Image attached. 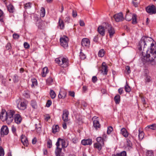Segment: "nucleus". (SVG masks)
<instances>
[{
  "mask_svg": "<svg viewBox=\"0 0 156 156\" xmlns=\"http://www.w3.org/2000/svg\"><path fill=\"white\" fill-rule=\"evenodd\" d=\"M21 139L23 144L25 146L27 147L28 145V141L26 136L22 135L21 136Z\"/></svg>",
  "mask_w": 156,
  "mask_h": 156,
  "instance_id": "16",
  "label": "nucleus"
},
{
  "mask_svg": "<svg viewBox=\"0 0 156 156\" xmlns=\"http://www.w3.org/2000/svg\"><path fill=\"white\" fill-rule=\"evenodd\" d=\"M126 153L125 151H123L120 153H117L116 154H114L112 156H126Z\"/></svg>",
  "mask_w": 156,
  "mask_h": 156,
  "instance_id": "29",
  "label": "nucleus"
},
{
  "mask_svg": "<svg viewBox=\"0 0 156 156\" xmlns=\"http://www.w3.org/2000/svg\"><path fill=\"white\" fill-rule=\"evenodd\" d=\"M58 27L61 30L64 29L65 27L64 23L62 20H61L60 18L59 19L58 22Z\"/></svg>",
  "mask_w": 156,
  "mask_h": 156,
  "instance_id": "19",
  "label": "nucleus"
},
{
  "mask_svg": "<svg viewBox=\"0 0 156 156\" xmlns=\"http://www.w3.org/2000/svg\"><path fill=\"white\" fill-rule=\"evenodd\" d=\"M120 97L119 94L116 95L114 97V100L116 104L119 103L120 101Z\"/></svg>",
  "mask_w": 156,
  "mask_h": 156,
  "instance_id": "25",
  "label": "nucleus"
},
{
  "mask_svg": "<svg viewBox=\"0 0 156 156\" xmlns=\"http://www.w3.org/2000/svg\"><path fill=\"white\" fill-rule=\"evenodd\" d=\"M53 82V79L52 77H50L46 80V83L48 85H50L52 84Z\"/></svg>",
  "mask_w": 156,
  "mask_h": 156,
  "instance_id": "31",
  "label": "nucleus"
},
{
  "mask_svg": "<svg viewBox=\"0 0 156 156\" xmlns=\"http://www.w3.org/2000/svg\"><path fill=\"white\" fill-rule=\"evenodd\" d=\"M31 81L32 82V84L31 87H34L35 86H36L37 85V80L35 78L32 79L31 80Z\"/></svg>",
  "mask_w": 156,
  "mask_h": 156,
  "instance_id": "37",
  "label": "nucleus"
},
{
  "mask_svg": "<svg viewBox=\"0 0 156 156\" xmlns=\"http://www.w3.org/2000/svg\"><path fill=\"white\" fill-rule=\"evenodd\" d=\"M129 11L126 12V15L125 16V19L127 21H129L132 19L133 17V15L132 13H128Z\"/></svg>",
  "mask_w": 156,
  "mask_h": 156,
  "instance_id": "21",
  "label": "nucleus"
},
{
  "mask_svg": "<svg viewBox=\"0 0 156 156\" xmlns=\"http://www.w3.org/2000/svg\"><path fill=\"white\" fill-rule=\"evenodd\" d=\"M98 119V118L96 116H94L92 118V120H93V126L96 129L100 128V126Z\"/></svg>",
  "mask_w": 156,
  "mask_h": 156,
  "instance_id": "13",
  "label": "nucleus"
},
{
  "mask_svg": "<svg viewBox=\"0 0 156 156\" xmlns=\"http://www.w3.org/2000/svg\"><path fill=\"white\" fill-rule=\"evenodd\" d=\"M4 17L3 12L0 9V21L2 22H4L3 18Z\"/></svg>",
  "mask_w": 156,
  "mask_h": 156,
  "instance_id": "33",
  "label": "nucleus"
},
{
  "mask_svg": "<svg viewBox=\"0 0 156 156\" xmlns=\"http://www.w3.org/2000/svg\"><path fill=\"white\" fill-rule=\"evenodd\" d=\"M92 139H90L83 140L81 142L82 144L84 146L90 145L92 144Z\"/></svg>",
  "mask_w": 156,
  "mask_h": 156,
  "instance_id": "18",
  "label": "nucleus"
},
{
  "mask_svg": "<svg viewBox=\"0 0 156 156\" xmlns=\"http://www.w3.org/2000/svg\"><path fill=\"white\" fill-rule=\"evenodd\" d=\"M61 143L62 144V148L66 147L68 145V143H66L65 140L61 139Z\"/></svg>",
  "mask_w": 156,
  "mask_h": 156,
  "instance_id": "27",
  "label": "nucleus"
},
{
  "mask_svg": "<svg viewBox=\"0 0 156 156\" xmlns=\"http://www.w3.org/2000/svg\"><path fill=\"white\" fill-rule=\"evenodd\" d=\"M153 41L151 38L145 36L139 42L138 49L142 53L141 59L144 64H156V45L152 43Z\"/></svg>",
  "mask_w": 156,
  "mask_h": 156,
  "instance_id": "1",
  "label": "nucleus"
},
{
  "mask_svg": "<svg viewBox=\"0 0 156 156\" xmlns=\"http://www.w3.org/2000/svg\"><path fill=\"white\" fill-rule=\"evenodd\" d=\"M61 140L60 138H58V140L57 142L56 143V148H58V147H59L60 144H59V142L60 141L61 142Z\"/></svg>",
  "mask_w": 156,
  "mask_h": 156,
  "instance_id": "51",
  "label": "nucleus"
},
{
  "mask_svg": "<svg viewBox=\"0 0 156 156\" xmlns=\"http://www.w3.org/2000/svg\"><path fill=\"white\" fill-rule=\"evenodd\" d=\"M69 94L70 96H71L73 97H74L75 96V93L73 91H72V92L71 91H69Z\"/></svg>",
  "mask_w": 156,
  "mask_h": 156,
  "instance_id": "62",
  "label": "nucleus"
},
{
  "mask_svg": "<svg viewBox=\"0 0 156 156\" xmlns=\"http://www.w3.org/2000/svg\"><path fill=\"white\" fill-rule=\"evenodd\" d=\"M104 145L103 144L96 143L94 144V147L95 148L98 149V150L100 151L101 149L102 146Z\"/></svg>",
  "mask_w": 156,
  "mask_h": 156,
  "instance_id": "26",
  "label": "nucleus"
},
{
  "mask_svg": "<svg viewBox=\"0 0 156 156\" xmlns=\"http://www.w3.org/2000/svg\"><path fill=\"white\" fill-rule=\"evenodd\" d=\"M37 26L39 28L42 29L43 28V23L41 22H39L37 23Z\"/></svg>",
  "mask_w": 156,
  "mask_h": 156,
  "instance_id": "53",
  "label": "nucleus"
},
{
  "mask_svg": "<svg viewBox=\"0 0 156 156\" xmlns=\"http://www.w3.org/2000/svg\"><path fill=\"white\" fill-rule=\"evenodd\" d=\"M123 88H120L118 90V92L120 94H121L123 93Z\"/></svg>",
  "mask_w": 156,
  "mask_h": 156,
  "instance_id": "61",
  "label": "nucleus"
},
{
  "mask_svg": "<svg viewBox=\"0 0 156 156\" xmlns=\"http://www.w3.org/2000/svg\"><path fill=\"white\" fill-rule=\"evenodd\" d=\"M105 29L109 34L110 38H112L115 33V30L112 26L108 23L104 24Z\"/></svg>",
  "mask_w": 156,
  "mask_h": 156,
  "instance_id": "4",
  "label": "nucleus"
},
{
  "mask_svg": "<svg viewBox=\"0 0 156 156\" xmlns=\"http://www.w3.org/2000/svg\"><path fill=\"white\" fill-rule=\"evenodd\" d=\"M51 101L50 100H48L46 104V106L47 107H49L51 105Z\"/></svg>",
  "mask_w": 156,
  "mask_h": 156,
  "instance_id": "55",
  "label": "nucleus"
},
{
  "mask_svg": "<svg viewBox=\"0 0 156 156\" xmlns=\"http://www.w3.org/2000/svg\"><path fill=\"white\" fill-rule=\"evenodd\" d=\"M55 61L56 63L62 68H66L68 67L69 65V61L66 58L60 57L56 58Z\"/></svg>",
  "mask_w": 156,
  "mask_h": 156,
  "instance_id": "3",
  "label": "nucleus"
},
{
  "mask_svg": "<svg viewBox=\"0 0 156 156\" xmlns=\"http://www.w3.org/2000/svg\"><path fill=\"white\" fill-rule=\"evenodd\" d=\"M126 70H127L128 73L129 74V73H130L131 70H130V67L129 66H126Z\"/></svg>",
  "mask_w": 156,
  "mask_h": 156,
  "instance_id": "60",
  "label": "nucleus"
},
{
  "mask_svg": "<svg viewBox=\"0 0 156 156\" xmlns=\"http://www.w3.org/2000/svg\"><path fill=\"white\" fill-rule=\"evenodd\" d=\"M13 80L14 83H17L19 80V76L16 74L14 75L13 77Z\"/></svg>",
  "mask_w": 156,
  "mask_h": 156,
  "instance_id": "40",
  "label": "nucleus"
},
{
  "mask_svg": "<svg viewBox=\"0 0 156 156\" xmlns=\"http://www.w3.org/2000/svg\"><path fill=\"white\" fill-rule=\"evenodd\" d=\"M107 68L108 66L105 63L103 62L102 64V69L101 71L103 75H106L107 74L108 72Z\"/></svg>",
  "mask_w": 156,
  "mask_h": 156,
  "instance_id": "15",
  "label": "nucleus"
},
{
  "mask_svg": "<svg viewBox=\"0 0 156 156\" xmlns=\"http://www.w3.org/2000/svg\"><path fill=\"white\" fill-rule=\"evenodd\" d=\"M48 68L46 67H44L42 70V72L41 73L42 76L43 77L46 76V74L48 73Z\"/></svg>",
  "mask_w": 156,
  "mask_h": 156,
  "instance_id": "23",
  "label": "nucleus"
},
{
  "mask_svg": "<svg viewBox=\"0 0 156 156\" xmlns=\"http://www.w3.org/2000/svg\"><path fill=\"white\" fill-rule=\"evenodd\" d=\"M139 134L138 137L140 140H142L144 136V133L141 130L140 128H139L138 130Z\"/></svg>",
  "mask_w": 156,
  "mask_h": 156,
  "instance_id": "24",
  "label": "nucleus"
},
{
  "mask_svg": "<svg viewBox=\"0 0 156 156\" xmlns=\"http://www.w3.org/2000/svg\"><path fill=\"white\" fill-rule=\"evenodd\" d=\"M18 108L22 110H24L27 107V102L25 100L18 99L16 102Z\"/></svg>",
  "mask_w": 156,
  "mask_h": 156,
  "instance_id": "5",
  "label": "nucleus"
},
{
  "mask_svg": "<svg viewBox=\"0 0 156 156\" xmlns=\"http://www.w3.org/2000/svg\"><path fill=\"white\" fill-rule=\"evenodd\" d=\"M72 16L73 17H75L77 15L76 12L74 10H73Z\"/></svg>",
  "mask_w": 156,
  "mask_h": 156,
  "instance_id": "58",
  "label": "nucleus"
},
{
  "mask_svg": "<svg viewBox=\"0 0 156 156\" xmlns=\"http://www.w3.org/2000/svg\"><path fill=\"white\" fill-rule=\"evenodd\" d=\"M80 58L82 60L85 59L86 58V55L81 51L80 53Z\"/></svg>",
  "mask_w": 156,
  "mask_h": 156,
  "instance_id": "46",
  "label": "nucleus"
},
{
  "mask_svg": "<svg viewBox=\"0 0 156 156\" xmlns=\"http://www.w3.org/2000/svg\"><path fill=\"white\" fill-rule=\"evenodd\" d=\"M69 41L68 37L65 36H64L61 37L60 39V41L61 45L64 48L68 47Z\"/></svg>",
  "mask_w": 156,
  "mask_h": 156,
  "instance_id": "6",
  "label": "nucleus"
},
{
  "mask_svg": "<svg viewBox=\"0 0 156 156\" xmlns=\"http://www.w3.org/2000/svg\"><path fill=\"white\" fill-rule=\"evenodd\" d=\"M146 10L150 14H154L156 13V8L154 5L148 6L146 8Z\"/></svg>",
  "mask_w": 156,
  "mask_h": 156,
  "instance_id": "8",
  "label": "nucleus"
},
{
  "mask_svg": "<svg viewBox=\"0 0 156 156\" xmlns=\"http://www.w3.org/2000/svg\"><path fill=\"white\" fill-rule=\"evenodd\" d=\"M113 130V128L111 126H110L108 128L107 133L108 134H109Z\"/></svg>",
  "mask_w": 156,
  "mask_h": 156,
  "instance_id": "48",
  "label": "nucleus"
},
{
  "mask_svg": "<svg viewBox=\"0 0 156 156\" xmlns=\"http://www.w3.org/2000/svg\"><path fill=\"white\" fill-rule=\"evenodd\" d=\"M62 150V148L58 147V148H57V149L55 151V153L56 156L58 155H60V153L61 152Z\"/></svg>",
  "mask_w": 156,
  "mask_h": 156,
  "instance_id": "39",
  "label": "nucleus"
},
{
  "mask_svg": "<svg viewBox=\"0 0 156 156\" xmlns=\"http://www.w3.org/2000/svg\"><path fill=\"white\" fill-rule=\"evenodd\" d=\"M15 122L17 124H20L22 121V118L21 116L19 114L15 115L14 117Z\"/></svg>",
  "mask_w": 156,
  "mask_h": 156,
  "instance_id": "17",
  "label": "nucleus"
},
{
  "mask_svg": "<svg viewBox=\"0 0 156 156\" xmlns=\"http://www.w3.org/2000/svg\"><path fill=\"white\" fill-rule=\"evenodd\" d=\"M92 81L93 83H95L96 82L97 80V78L96 76H93L92 78Z\"/></svg>",
  "mask_w": 156,
  "mask_h": 156,
  "instance_id": "59",
  "label": "nucleus"
},
{
  "mask_svg": "<svg viewBox=\"0 0 156 156\" xmlns=\"http://www.w3.org/2000/svg\"><path fill=\"white\" fill-rule=\"evenodd\" d=\"M97 143L104 145V140L101 137H98L96 138Z\"/></svg>",
  "mask_w": 156,
  "mask_h": 156,
  "instance_id": "28",
  "label": "nucleus"
},
{
  "mask_svg": "<svg viewBox=\"0 0 156 156\" xmlns=\"http://www.w3.org/2000/svg\"><path fill=\"white\" fill-rule=\"evenodd\" d=\"M69 115V111L67 110H64L63 111L62 119L64 122H67L68 121V116Z\"/></svg>",
  "mask_w": 156,
  "mask_h": 156,
  "instance_id": "14",
  "label": "nucleus"
},
{
  "mask_svg": "<svg viewBox=\"0 0 156 156\" xmlns=\"http://www.w3.org/2000/svg\"><path fill=\"white\" fill-rule=\"evenodd\" d=\"M125 89L126 92H129L131 91V88L128 85L127 82L125 87Z\"/></svg>",
  "mask_w": 156,
  "mask_h": 156,
  "instance_id": "44",
  "label": "nucleus"
},
{
  "mask_svg": "<svg viewBox=\"0 0 156 156\" xmlns=\"http://www.w3.org/2000/svg\"><path fill=\"white\" fill-rule=\"evenodd\" d=\"M31 7V3L29 2L26 3L24 5V8L25 9L30 8Z\"/></svg>",
  "mask_w": 156,
  "mask_h": 156,
  "instance_id": "50",
  "label": "nucleus"
},
{
  "mask_svg": "<svg viewBox=\"0 0 156 156\" xmlns=\"http://www.w3.org/2000/svg\"><path fill=\"white\" fill-rule=\"evenodd\" d=\"M81 44L83 47H89L90 45V41L87 38H83L81 41Z\"/></svg>",
  "mask_w": 156,
  "mask_h": 156,
  "instance_id": "12",
  "label": "nucleus"
},
{
  "mask_svg": "<svg viewBox=\"0 0 156 156\" xmlns=\"http://www.w3.org/2000/svg\"><path fill=\"white\" fill-rule=\"evenodd\" d=\"M31 105L32 107L34 108H35L37 107V104L36 102L34 100H32L31 102Z\"/></svg>",
  "mask_w": 156,
  "mask_h": 156,
  "instance_id": "38",
  "label": "nucleus"
},
{
  "mask_svg": "<svg viewBox=\"0 0 156 156\" xmlns=\"http://www.w3.org/2000/svg\"><path fill=\"white\" fill-rule=\"evenodd\" d=\"M113 17L115 20L117 22H119L123 20L124 19L123 14L122 12H119L115 15Z\"/></svg>",
  "mask_w": 156,
  "mask_h": 156,
  "instance_id": "10",
  "label": "nucleus"
},
{
  "mask_svg": "<svg viewBox=\"0 0 156 156\" xmlns=\"http://www.w3.org/2000/svg\"><path fill=\"white\" fill-rule=\"evenodd\" d=\"M66 95V93L65 91L60 90L58 95V97L59 98H64Z\"/></svg>",
  "mask_w": 156,
  "mask_h": 156,
  "instance_id": "20",
  "label": "nucleus"
},
{
  "mask_svg": "<svg viewBox=\"0 0 156 156\" xmlns=\"http://www.w3.org/2000/svg\"><path fill=\"white\" fill-rule=\"evenodd\" d=\"M47 147L49 148H51L52 146V141L50 139L48 140L47 142Z\"/></svg>",
  "mask_w": 156,
  "mask_h": 156,
  "instance_id": "45",
  "label": "nucleus"
},
{
  "mask_svg": "<svg viewBox=\"0 0 156 156\" xmlns=\"http://www.w3.org/2000/svg\"><path fill=\"white\" fill-rule=\"evenodd\" d=\"M144 77L145 82L146 84L151 81L152 79L151 76H150L149 72L148 70L146 69L144 70Z\"/></svg>",
  "mask_w": 156,
  "mask_h": 156,
  "instance_id": "7",
  "label": "nucleus"
},
{
  "mask_svg": "<svg viewBox=\"0 0 156 156\" xmlns=\"http://www.w3.org/2000/svg\"><path fill=\"white\" fill-rule=\"evenodd\" d=\"M51 98L52 99L54 98L56 96V94L55 92L52 90H51L50 93Z\"/></svg>",
  "mask_w": 156,
  "mask_h": 156,
  "instance_id": "43",
  "label": "nucleus"
},
{
  "mask_svg": "<svg viewBox=\"0 0 156 156\" xmlns=\"http://www.w3.org/2000/svg\"><path fill=\"white\" fill-rule=\"evenodd\" d=\"M70 20V19L69 17L68 16L65 18V19L64 20V21L66 23L67 22V23H68Z\"/></svg>",
  "mask_w": 156,
  "mask_h": 156,
  "instance_id": "64",
  "label": "nucleus"
},
{
  "mask_svg": "<svg viewBox=\"0 0 156 156\" xmlns=\"http://www.w3.org/2000/svg\"><path fill=\"white\" fill-rule=\"evenodd\" d=\"M147 156H154V152L152 150H147L146 152Z\"/></svg>",
  "mask_w": 156,
  "mask_h": 156,
  "instance_id": "35",
  "label": "nucleus"
},
{
  "mask_svg": "<svg viewBox=\"0 0 156 156\" xmlns=\"http://www.w3.org/2000/svg\"><path fill=\"white\" fill-rule=\"evenodd\" d=\"M12 132L14 133H15L16 131V127L14 126H12Z\"/></svg>",
  "mask_w": 156,
  "mask_h": 156,
  "instance_id": "63",
  "label": "nucleus"
},
{
  "mask_svg": "<svg viewBox=\"0 0 156 156\" xmlns=\"http://www.w3.org/2000/svg\"><path fill=\"white\" fill-rule=\"evenodd\" d=\"M4 151L2 147H0V156H4Z\"/></svg>",
  "mask_w": 156,
  "mask_h": 156,
  "instance_id": "47",
  "label": "nucleus"
},
{
  "mask_svg": "<svg viewBox=\"0 0 156 156\" xmlns=\"http://www.w3.org/2000/svg\"><path fill=\"white\" fill-rule=\"evenodd\" d=\"M45 9L43 7H42L41 9V12L40 13V16L41 17H44L45 16Z\"/></svg>",
  "mask_w": 156,
  "mask_h": 156,
  "instance_id": "32",
  "label": "nucleus"
},
{
  "mask_svg": "<svg viewBox=\"0 0 156 156\" xmlns=\"http://www.w3.org/2000/svg\"><path fill=\"white\" fill-rule=\"evenodd\" d=\"M107 23L106 22H104L102 23L101 26H99L98 28V31L101 35L104 36L105 35V27L104 26V24Z\"/></svg>",
  "mask_w": 156,
  "mask_h": 156,
  "instance_id": "11",
  "label": "nucleus"
},
{
  "mask_svg": "<svg viewBox=\"0 0 156 156\" xmlns=\"http://www.w3.org/2000/svg\"><path fill=\"white\" fill-rule=\"evenodd\" d=\"M58 126V125H56L55 126H53L52 128V132L54 133H55L56 132H58L59 130Z\"/></svg>",
  "mask_w": 156,
  "mask_h": 156,
  "instance_id": "42",
  "label": "nucleus"
},
{
  "mask_svg": "<svg viewBox=\"0 0 156 156\" xmlns=\"http://www.w3.org/2000/svg\"><path fill=\"white\" fill-rule=\"evenodd\" d=\"M147 127L152 130H155L156 129V124H153L147 126Z\"/></svg>",
  "mask_w": 156,
  "mask_h": 156,
  "instance_id": "41",
  "label": "nucleus"
},
{
  "mask_svg": "<svg viewBox=\"0 0 156 156\" xmlns=\"http://www.w3.org/2000/svg\"><path fill=\"white\" fill-rule=\"evenodd\" d=\"M121 132L122 135L125 137H127L128 136V133L126 130L124 128H122Z\"/></svg>",
  "mask_w": 156,
  "mask_h": 156,
  "instance_id": "22",
  "label": "nucleus"
},
{
  "mask_svg": "<svg viewBox=\"0 0 156 156\" xmlns=\"http://www.w3.org/2000/svg\"><path fill=\"white\" fill-rule=\"evenodd\" d=\"M12 36L13 38L15 39H17L19 37V35L16 34L15 33L13 34Z\"/></svg>",
  "mask_w": 156,
  "mask_h": 156,
  "instance_id": "52",
  "label": "nucleus"
},
{
  "mask_svg": "<svg viewBox=\"0 0 156 156\" xmlns=\"http://www.w3.org/2000/svg\"><path fill=\"white\" fill-rule=\"evenodd\" d=\"M9 133L8 127L6 126H3L1 128L0 131V134L2 137L7 135Z\"/></svg>",
  "mask_w": 156,
  "mask_h": 156,
  "instance_id": "9",
  "label": "nucleus"
},
{
  "mask_svg": "<svg viewBox=\"0 0 156 156\" xmlns=\"http://www.w3.org/2000/svg\"><path fill=\"white\" fill-rule=\"evenodd\" d=\"M141 99L142 101V103L143 105H145L146 104V101L145 98L143 96H141Z\"/></svg>",
  "mask_w": 156,
  "mask_h": 156,
  "instance_id": "57",
  "label": "nucleus"
},
{
  "mask_svg": "<svg viewBox=\"0 0 156 156\" xmlns=\"http://www.w3.org/2000/svg\"><path fill=\"white\" fill-rule=\"evenodd\" d=\"M24 46L26 48H30L29 44L27 42H25L24 43Z\"/></svg>",
  "mask_w": 156,
  "mask_h": 156,
  "instance_id": "56",
  "label": "nucleus"
},
{
  "mask_svg": "<svg viewBox=\"0 0 156 156\" xmlns=\"http://www.w3.org/2000/svg\"><path fill=\"white\" fill-rule=\"evenodd\" d=\"M7 50H9L11 48V44L10 43H8L5 46Z\"/></svg>",
  "mask_w": 156,
  "mask_h": 156,
  "instance_id": "54",
  "label": "nucleus"
},
{
  "mask_svg": "<svg viewBox=\"0 0 156 156\" xmlns=\"http://www.w3.org/2000/svg\"><path fill=\"white\" fill-rule=\"evenodd\" d=\"M15 112L13 110L8 111L7 112H2L0 115L2 119L5 120L8 124H10L12 122L14 119L13 115Z\"/></svg>",
  "mask_w": 156,
  "mask_h": 156,
  "instance_id": "2",
  "label": "nucleus"
},
{
  "mask_svg": "<svg viewBox=\"0 0 156 156\" xmlns=\"http://www.w3.org/2000/svg\"><path fill=\"white\" fill-rule=\"evenodd\" d=\"M8 9L9 12L13 13L14 11V8L12 5H9L8 6Z\"/></svg>",
  "mask_w": 156,
  "mask_h": 156,
  "instance_id": "34",
  "label": "nucleus"
},
{
  "mask_svg": "<svg viewBox=\"0 0 156 156\" xmlns=\"http://www.w3.org/2000/svg\"><path fill=\"white\" fill-rule=\"evenodd\" d=\"M105 51L104 49H101L98 52V55L99 57H102L104 56Z\"/></svg>",
  "mask_w": 156,
  "mask_h": 156,
  "instance_id": "30",
  "label": "nucleus"
},
{
  "mask_svg": "<svg viewBox=\"0 0 156 156\" xmlns=\"http://www.w3.org/2000/svg\"><path fill=\"white\" fill-rule=\"evenodd\" d=\"M132 23L133 24H135L137 23L136 21V17L137 16L136 14H133V17H132Z\"/></svg>",
  "mask_w": 156,
  "mask_h": 156,
  "instance_id": "36",
  "label": "nucleus"
},
{
  "mask_svg": "<svg viewBox=\"0 0 156 156\" xmlns=\"http://www.w3.org/2000/svg\"><path fill=\"white\" fill-rule=\"evenodd\" d=\"M127 145L129 147H130L132 146V144L131 141L129 139H126Z\"/></svg>",
  "mask_w": 156,
  "mask_h": 156,
  "instance_id": "49",
  "label": "nucleus"
}]
</instances>
